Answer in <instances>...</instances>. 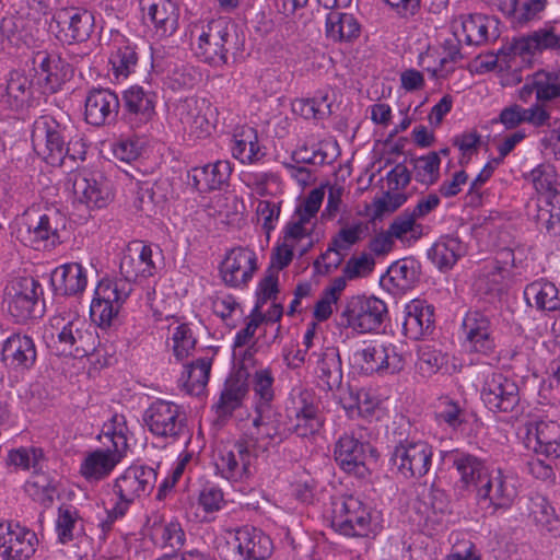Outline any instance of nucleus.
Segmentation results:
<instances>
[{
	"mask_svg": "<svg viewBox=\"0 0 560 560\" xmlns=\"http://www.w3.org/2000/svg\"><path fill=\"white\" fill-rule=\"evenodd\" d=\"M51 339L60 354L83 358L92 354L97 345V336L75 310L63 308L50 319Z\"/></svg>",
	"mask_w": 560,
	"mask_h": 560,
	"instance_id": "nucleus-1",
	"label": "nucleus"
},
{
	"mask_svg": "<svg viewBox=\"0 0 560 560\" xmlns=\"http://www.w3.org/2000/svg\"><path fill=\"white\" fill-rule=\"evenodd\" d=\"M235 26L226 18L202 21L190 28V42L195 55L214 66L226 62V54L235 44Z\"/></svg>",
	"mask_w": 560,
	"mask_h": 560,
	"instance_id": "nucleus-2",
	"label": "nucleus"
},
{
	"mask_svg": "<svg viewBox=\"0 0 560 560\" xmlns=\"http://www.w3.org/2000/svg\"><path fill=\"white\" fill-rule=\"evenodd\" d=\"M537 192L545 196V203L537 213V222L541 229L552 236L560 234V179L555 166L541 164L535 167L527 177Z\"/></svg>",
	"mask_w": 560,
	"mask_h": 560,
	"instance_id": "nucleus-3",
	"label": "nucleus"
},
{
	"mask_svg": "<svg viewBox=\"0 0 560 560\" xmlns=\"http://www.w3.org/2000/svg\"><path fill=\"white\" fill-rule=\"evenodd\" d=\"M388 316L386 303L375 296L353 295L340 312V325L360 334L378 331Z\"/></svg>",
	"mask_w": 560,
	"mask_h": 560,
	"instance_id": "nucleus-4",
	"label": "nucleus"
},
{
	"mask_svg": "<svg viewBox=\"0 0 560 560\" xmlns=\"http://www.w3.org/2000/svg\"><path fill=\"white\" fill-rule=\"evenodd\" d=\"M131 292L132 284L128 281L102 279L90 305L92 322L103 328L110 327Z\"/></svg>",
	"mask_w": 560,
	"mask_h": 560,
	"instance_id": "nucleus-5",
	"label": "nucleus"
},
{
	"mask_svg": "<svg viewBox=\"0 0 560 560\" xmlns=\"http://www.w3.org/2000/svg\"><path fill=\"white\" fill-rule=\"evenodd\" d=\"M143 421L153 435L172 443L188 434L186 416L182 408L172 401H153L144 411Z\"/></svg>",
	"mask_w": 560,
	"mask_h": 560,
	"instance_id": "nucleus-6",
	"label": "nucleus"
},
{
	"mask_svg": "<svg viewBox=\"0 0 560 560\" xmlns=\"http://www.w3.org/2000/svg\"><path fill=\"white\" fill-rule=\"evenodd\" d=\"M95 26L92 12L83 8L67 7L55 11L50 30L62 44L86 42Z\"/></svg>",
	"mask_w": 560,
	"mask_h": 560,
	"instance_id": "nucleus-7",
	"label": "nucleus"
},
{
	"mask_svg": "<svg viewBox=\"0 0 560 560\" xmlns=\"http://www.w3.org/2000/svg\"><path fill=\"white\" fill-rule=\"evenodd\" d=\"M40 294V285L34 278L22 277L13 280L5 289L9 314L16 323H25L42 316Z\"/></svg>",
	"mask_w": 560,
	"mask_h": 560,
	"instance_id": "nucleus-8",
	"label": "nucleus"
},
{
	"mask_svg": "<svg viewBox=\"0 0 560 560\" xmlns=\"http://www.w3.org/2000/svg\"><path fill=\"white\" fill-rule=\"evenodd\" d=\"M331 525L346 536H368L371 525L370 511L353 495L336 498L331 502Z\"/></svg>",
	"mask_w": 560,
	"mask_h": 560,
	"instance_id": "nucleus-9",
	"label": "nucleus"
},
{
	"mask_svg": "<svg viewBox=\"0 0 560 560\" xmlns=\"http://www.w3.org/2000/svg\"><path fill=\"white\" fill-rule=\"evenodd\" d=\"M253 419V440L248 441L256 452H267L283 443L291 435L289 416L281 413L278 408H266L255 411Z\"/></svg>",
	"mask_w": 560,
	"mask_h": 560,
	"instance_id": "nucleus-10",
	"label": "nucleus"
},
{
	"mask_svg": "<svg viewBox=\"0 0 560 560\" xmlns=\"http://www.w3.org/2000/svg\"><path fill=\"white\" fill-rule=\"evenodd\" d=\"M480 396L485 406L493 412H513L521 402L516 381L500 372H492L486 376Z\"/></svg>",
	"mask_w": 560,
	"mask_h": 560,
	"instance_id": "nucleus-11",
	"label": "nucleus"
},
{
	"mask_svg": "<svg viewBox=\"0 0 560 560\" xmlns=\"http://www.w3.org/2000/svg\"><path fill=\"white\" fill-rule=\"evenodd\" d=\"M432 456L428 442L405 440L395 446L390 460L402 477L420 478L430 470Z\"/></svg>",
	"mask_w": 560,
	"mask_h": 560,
	"instance_id": "nucleus-12",
	"label": "nucleus"
},
{
	"mask_svg": "<svg viewBox=\"0 0 560 560\" xmlns=\"http://www.w3.org/2000/svg\"><path fill=\"white\" fill-rule=\"evenodd\" d=\"M542 50L560 54V25H547L527 36L513 38L500 49V55L511 59L521 57L527 61L535 52Z\"/></svg>",
	"mask_w": 560,
	"mask_h": 560,
	"instance_id": "nucleus-13",
	"label": "nucleus"
},
{
	"mask_svg": "<svg viewBox=\"0 0 560 560\" xmlns=\"http://www.w3.org/2000/svg\"><path fill=\"white\" fill-rule=\"evenodd\" d=\"M353 361L366 374L384 370L396 373L404 368V358L396 347L377 341L363 342L353 353Z\"/></svg>",
	"mask_w": 560,
	"mask_h": 560,
	"instance_id": "nucleus-14",
	"label": "nucleus"
},
{
	"mask_svg": "<svg viewBox=\"0 0 560 560\" xmlns=\"http://www.w3.org/2000/svg\"><path fill=\"white\" fill-rule=\"evenodd\" d=\"M156 482V471L151 467L131 466L127 468L114 482L113 491L118 497V503L125 508L138 498L148 495Z\"/></svg>",
	"mask_w": 560,
	"mask_h": 560,
	"instance_id": "nucleus-15",
	"label": "nucleus"
},
{
	"mask_svg": "<svg viewBox=\"0 0 560 560\" xmlns=\"http://www.w3.org/2000/svg\"><path fill=\"white\" fill-rule=\"evenodd\" d=\"M518 494L516 481L512 476L504 475L501 469H492L479 491L477 501L485 508H510Z\"/></svg>",
	"mask_w": 560,
	"mask_h": 560,
	"instance_id": "nucleus-16",
	"label": "nucleus"
},
{
	"mask_svg": "<svg viewBox=\"0 0 560 560\" xmlns=\"http://www.w3.org/2000/svg\"><path fill=\"white\" fill-rule=\"evenodd\" d=\"M33 69L43 82L47 93H56L72 78L73 69L69 62L56 54L39 50L33 54Z\"/></svg>",
	"mask_w": 560,
	"mask_h": 560,
	"instance_id": "nucleus-17",
	"label": "nucleus"
},
{
	"mask_svg": "<svg viewBox=\"0 0 560 560\" xmlns=\"http://www.w3.org/2000/svg\"><path fill=\"white\" fill-rule=\"evenodd\" d=\"M36 544L34 532L19 524H0V560H27Z\"/></svg>",
	"mask_w": 560,
	"mask_h": 560,
	"instance_id": "nucleus-18",
	"label": "nucleus"
},
{
	"mask_svg": "<svg viewBox=\"0 0 560 560\" xmlns=\"http://www.w3.org/2000/svg\"><path fill=\"white\" fill-rule=\"evenodd\" d=\"M256 455L248 441H237L234 450H221L215 462L220 474L232 481L243 480L252 475Z\"/></svg>",
	"mask_w": 560,
	"mask_h": 560,
	"instance_id": "nucleus-19",
	"label": "nucleus"
},
{
	"mask_svg": "<svg viewBox=\"0 0 560 560\" xmlns=\"http://www.w3.org/2000/svg\"><path fill=\"white\" fill-rule=\"evenodd\" d=\"M373 452L369 443L361 442L353 434L345 433L336 443L335 459L346 472L364 477L368 471V454L372 455Z\"/></svg>",
	"mask_w": 560,
	"mask_h": 560,
	"instance_id": "nucleus-20",
	"label": "nucleus"
},
{
	"mask_svg": "<svg viewBox=\"0 0 560 560\" xmlns=\"http://www.w3.org/2000/svg\"><path fill=\"white\" fill-rule=\"evenodd\" d=\"M158 268L152 247L136 242L128 247L120 259L119 270L122 278L119 280L132 284V281H136L139 277H152Z\"/></svg>",
	"mask_w": 560,
	"mask_h": 560,
	"instance_id": "nucleus-21",
	"label": "nucleus"
},
{
	"mask_svg": "<svg viewBox=\"0 0 560 560\" xmlns=\"http://www.w3.org/2000/svg\"><path fill=\"white\" fill-rule=\"evenodd\" d=\"M525 444L536 454L558 458L560 456V425L551 420L528 422Z\"/></svg>",
	"mask_w": 560,
	"mask_h": 560,
	"instance_id": "nucleus-22",
	"label": "nucleus"
},
{
	"mask_svg": "<svg viewBox=\"0 0 560 560\" xmlns=\"http://www.w3.org/2000/svg\"><path fill=\"white\" fill-rule=\"evenodd\" d=\"M233 546L238 560H266L273 549L270 537L250 526H243L235 530Z\"/></svg>",
	"mask_w": 560,
	"mask_h": 560,
	"instance_id": "nucleus-23",
	"label": "nucleus"
},
{
	"mask_svg": "<svg viewBox=\"0 0 560 560\" xmlns=\"http://www.w3.org/2000/svg\"><path fill=\"white\" fill-rule=\"evenodd\" d=\"M257 269L256 255L248 248H233L221 266V275L225 284L241 287L246 284Z\"/></svg>",
	"mask_w": 560,
	"mask_h": 560,
	"instance_id": "nucleus-24",
	"label": "nucleus"
},
{
	"mask_svg": "<svg viewBox=\"0 0 560 560\" xmlns=\"http://www.w3.org/2000/svg\"><path fill=\"white\" fill-rule=\"evenodd\" d=\"M465 340L470 351L489 354L494 348L490 318L481 312H468L463 320Z\"/></svg>",
	"mask_w": 560,
	"mask_h": 560,
	"instance_id": "nucleus-25",
	"label": "nucleus"
},
{
	"mask_svg": "<svg viewBox=\"0 0 560 560\" xmlns=\"http://www.w3.org/2000/svg\"><path fill=\"white\" fill-rule=\"evenodd\" d=\"M497 20L482 14L460 15L452 22V30L468 45H482L498 36Z\"/></svg>",
	"mask_w": 560,
	"mask_h": 560,
	"instance_id": "nucleus-26",
	"label": "nucleus"
},
{
	"mask_svg": "<svg viewBox=\"0 0 560 560\" xmlns=\"http://www.w3.org/2000/svg\"><path fill=\"white\" fill-rule=\"evenodd\" d=\"M119 105V98L113 91L93 89L85 98V120L97 127L109 124L115 120Z\"/></svg>",
	"mask_w": 560,
	"mask_h": 560,
	"instance_id": "nucleus-27",
	"label": "nucleus"
},
{
	"mask_svg": "<svg viewBox=\"0 0 560 560\" xmlns=\"http://www.w3.org/2000/svg\"><path fill=\"white\" fill-rule=\"evenodd\" d=\"M142 18L160 37L172 35L178 26V9L171 0H139Z\"/></svg>",
	"mask_w": 560,
	"mask_h": 560,
	"instance_id": "nucleus-28",
	"label": "nucleus"
},
{
	"mask_svg": "<svg viewBox=\"0 0 560 560\" xmlns=\"http://www.w3.org/2000/svg\"><path fill=\"white\" fill-rule=\"evenodd\" d=\"M411 174L405 164L398 163L387 173V190L383 197L374 201L375 212L383 214L393 212L407 201V195L401 190L410 183Z\"/></svg>",
	"mask_w": 560,
	"mask_h": 560,
	"instance_id": "nucleus-29",
	"label": "nucleus"
},
{
	"mask_svg": "<svg viewBox=\"0 0 560 560\" xmlns=\"http://www.w3.org/2000/svg\"><path fill=\"white\" fill-rule=\"evenodd\" d=\"M74 198L89 208H103L110 199L108 188L90 177L86 172H72L67 180Z\"/></svg>",
	"mask_w": 560,
	"mask_h": 560,
	"instance_id": "nucleus-30",
	"label": "nucleus"
},
{
	"mask_svg": "<svg viewBox=\"0 0 560 560\" xmlns=\"http://www.w3.org/2000/svg\"><path fill=\"white\" fill-rule=\"evenodd\" d=\"M1 360L5 365L14 369H30L36 361L33 339L27 335H11L3 342Z\"/></svg>",
	"mask_w": 560,
	"mask_h": 560,
	"instance_id": "nucleus-31",
	"label": "nucleus"
},
{
	"mask_svg": "<svg viewBox=\"0 0 560 560\" xmlns=\"http://www.w3.org/2000/svg\"><path fill=\"white\" fill-rule=\"evenodd\" d=\"M125 454L110 446L96 450L86 455L80 466L81 475L89 481H97L107 477Z\"/></svg>",
	"mask_w": 560,
	"mask_h": 560,
	"instance_id": "nucleus-32",
	"label": "nucleus"
},
{
	"mask_svg": "<svg viewBox=\"0 0 560 560\" xmlns=\"http://www.w3.org/2000/svg\"><path fill=\"white\" fill-rule=\"evenodd\" d=\"M51 283L58 294L66 296L81 294L88 285L86 270L78 262L61 265L54 270Z\"/></svg>",
	"mask_w": 560,
	"mask_h": 560,
	"instance_id": "nucleus-33",
	"label": "nucleus"
},
{
	"mask_svg": "<svg viewBox=\"0 0 560 560\" xmlns=\"http://www.w3.org/2000/svg\"><path fill=\"white\" fill-rule=\"evenodd\" d=\"M231 174V167L225 161H218L202 167H195L188 173V185L200 192L222 188Z\"/></svg>",
	"mask_w": 560,
	"mask_h": 560,
	"instance_id": "nucleus-34",
	"label": "nucleus"
},
{
	"mask_svg": "<svg viewBox=\"0 0 560 560\" xmlns=\"http://www.w3.org/2000/svg\"><path fill=\"white\" fill-rule=\"evenodd\" d=\"M434 308L421 300H413L406 306L404 329L412 339H421L433 329Z\"/></svg>",
	"mask_w": 560,
	"mask_h": 560,
	"instance_id": "nucleus-35",
	"label": "nucleus"
},
{
	"mask_svg": "<svg viewBox=\"0 0 560 560\" xmlns=\"http://www.w3.org/2000/svg\"><path fill=\"white\" fill-rule=\"evenodd\" d=\"M0 94L11 109L22 112L28 108L33 101L32 80L23 72L12 71L5 88L0 86Z\"/></svg>",
	"mask_w": 560,
	"mask_h": 560,
	"instance_id": "nucleus-36",
	"label": "nucleus"
},
{
	"mask_svg": "<svg viewBox=\"0 0 560 560\" xmlns=\"http://www.w3.org/2000/svg\"><path fill=\"white\" fill-rule=\"evenodd\" d=\"M65 229V219L57 211L45 213L39 217L34 226L27 228L28 241L35 248L51 245L60 242V232Z\"/></svg>",
	"mask_w": 560,
	"mask_h": 560,
	"instance_id": "nucleus-37",
	"label": "nucleus"
},
{
	"mask_svg": "<svg viewBox=\"0 0 560 560\" xmlns=\"http://www.w3.org/2000/svg\"><path fill=\"white\" fill-rule=\"evenodd\" d=\"M325 33L334 43H351L360 36L361 25L353 14L332 10L326 16Z\"/></svg>",
	"mask_w": 560,
	"mask_h": 560,
	"instance_id": "nucleus-38",
	"label": "nucleus"
},
{
	"mask_svg": "<svg viewBox=\"0 0 560 560\" xmlns=\"http://www.w3.org/2000/svg\"><path fill=\"white\" fill-rule=\"evenodd\" d=\"M452 457L464 487L472 488L477 493L492 469H489L480 458L471 454L455 452Z\"/></svg>",
	"mask_w": 560,
	"mask_h": 560,
	"instance_id": "nucleus-39",
	"label": "nucleus"
},
{
	"mask_svg": "<svg viewBox=\"0 0 560 560\" xmlns=\"http://www.w3.org/2000/svg\"><path fill=\"white\" fill-rule=\"evenodd\" d=\"M524 298L530 307L542 312H556L560 310V291L557 285L548 280H536L525 287Z\"/></svg>",
	"mask_w": 560,
	"mask_h": 560,
	"instance_id": "nucleus-40",
	"label": "nucleus"
},
{
	"mask_svg": "<svg viewBox=\"0 0 560 560\" xmlns=\"http://www.w3.org/2000/svg\"><path fill=\"white\" fill-rule=\"evenodd\" d=\"M462 40L464 39L460 37V34L457 36L453 32V35L446 38L442 44L443 55L439 58V66L425 67L427 59L434 57V54L430 50L420 56V66L435 79L445 78L451 71H453L454 68L452 65L462 59L459 49Z\"/></svg>",
	"mask_w": 560,
	"mask_h": 560,
	"instance_id": "nucleus-41",
	"label": "nucleus"
},
{
	"mask_svg": "<svg viewBox=\"0 0 560 560\" xmlns=\"http://www.w3.org/2000/svg\"><path fill=\"white\" fill-rule=\"evenodd\" d=\"M316 373L322 388L334 390L341 385L342 370L337 349L327 348L317 361Z\"/></svg>",
	"mask_w": 560,
	"mask_h": 560,
	"instance_id": "nucleus-42",
	"label": "nucleus"
},
{
	"mask_svg": "<svg viewBox=\"0 0 560 560\" xmlns=\"http://www.w3.org/2000/svg\"><path fill=\"white\" fill-rule=\"evenodd\" d=\"M464 253L465 247L457 237L445 236L431 247L428 255L440 270H448Z\"/></svg>",
	"mask_w": 560,
	"mask_h": 560,
	"instance_id": "nucleus-43",
	"label": "nucleus"
},
{
	"mask_svg": "<svg viewBox=\"0 0 560 560\" xmlns=\"http://www.w3.org/2000/svg\"><path fill=\"white\" fill-rule=\"evenodd\" d=\"M418 221L410 209H406L396 215L388 225L389 234L401 243H416L422 237L424 230V226Z\"/></svg>",
	"mask_w": 560,
	"mask_h": 560,
	"instance_id": "nucleus-44",
	"label": "nucleus"
},
{
	"mask_svg": "<svg viewBox=\"0 0 560 560\" xmlns=\"http://www.w3.org/2000/svg\"><path fill=\"white\" fill-rule=\"evenodd\" d=\"M129 430L124 415L115 413L107 422L103 424L100 441L104 447L110 446L112 450L126 455L128 450V434Z\"/></svg>",
	"mask_w": 560,
	"mask_h": 560,
	"instance_id": "nucleus-45",
	"label": "nucleus"
},
{
	"mask_svg": "<svg viewBox=\"0 0 560 560\" xmlns=\"http://www.w3.org/2000/svg\"><path fill=\"white\" fill-rule=\"evenodd\" d=\"M529 517L541 529L552 535L560 534V518L548 500L541 495H535L529 499Z\"/></svg>",
	"mask_w": 560,
	"mask_h": 560,
	"instance_id": "nucleus-46",
	"label": "nucleus"
},
{
	"mask_svg": "<svg viewBox=\"0 0 560 560\" xmlns=\"http://www.w3.org/2000/svg\"><path fill=\"white\" fill-rule=\"evenodd\" d=\"M151 536L156 546L172 551L179 550L186 540L185 532L176 521L154 523Z\"/></svg>",
	"mask_w": 560,
	"mask_h": 560,
	"instance_id": "nucleus-47",
	"label": "nucleus"
},
{
	"mask_svg": "<svg viewBox=\"0 0 560 560\" xmlns=\"http://www.w3.org/2000/svg\"><path fill=\"white\" fill-rule=\"evenodd\" d=\"M73 137L71 125L62 124L50 115L38 117L32 126L33 140H65Z\"/></svg>",
	"mask_w": 560,
	"mask_h": 560,
	"instance_id": "nucleus-48",
	"label": "nucleus"
},
{
	"mask_svg": "<svg viewBox=\"0 0 560 560\" xmlns=\"http://www.w3.org/2000/svg\"><path fill=\"white\" fill-rule=\"evenodd\" d=\"M124 102L129 113L140 115L144 120L151 119L155 113V95L141 86L135 85L125 91Z\"/></svg>",
	"mask_w": 560,
	"mask_h": 560,
	"instance_id": "nucleus-49",
	"label": "nucleus"
},
{
	"mask_svg": "<svg viewBox=\"0 0 560 560\" xmlns=\"http://www.w3.org/2000/svg\"><path fill=\"white\" fill-rule=\"evenodd\" d=\"M109 63L116 80L127 79L138 65V55L135 47L126 42L115 45L109 57Z\"/></svg>",
	"mask_w": 560,
	"mask_h": 560,
	"instance_id": "nucleus-50",
	"label": "nucleus"
},
{
	"mask_svg": "<svg viewBox=\"0 0 560 560\" xmlns=\"http://www.w3.org/2000/svg\"><path fill=\"white\" fill-rule=\"evenodd\" d=\"M273 376L269 369L257 370L252 376V387L255 395V411L273 408L275 389Z\"/></svg>",
	"mask_w": 560,
	"mask_h": 560,
	"instance_id": "nucleus-51",
	"label": "nucleus"
},
{
	"mask_svg": "<svg viewBox=\"0 0 560 560\" xmlns=\"http://www.w3.org/2000/svg\"><path fill=\"white\" fill-rule=\"evenodd\" d=\"M314 226L315 221L308 220L304 215L294 211L293 215L291 217V220L288 222L285 226L283 240L296 246L300 241L308 238L307 243L301 248H299V253L302 256L313 245L311 235L314 230Z\"/></svg>",
	"mask_w": 560,
	"mask_h": 560,
	"instance_id": "nucleus-52",
	"label": "nucleus"
},
{
	"mask_svg": "<svg viewBox=\"0 0 560 560\" xmlns=\"http://www.w3.org/2000/svg\"><path fill=\"white\" fill-rule=\"evenodd\" d=\"M170 341L175 359L182 361L189 357L197 343L191 327L186 323H176L170 326Z\"/></svg>",
	"mask_w": 560,
	"mask_h": 560,
	"instance_id": "nucleus-53",
	"label": "nucleus"
},
{
	"mask_svg": "<svg viewBox=\"0 0 560 560\" xmlns=\"http://www.w3.org/2000/svg\"><path fill=\"white\" fill-rule=\"evenodd\" d=\"M292 112L304 119L320 120L331 114V104L326 94H319L312 98H296L292 102Z\"/></svg>",
	"mask_w": 560,
	"mask_h": 560,
	"instance_id": "nucleus-54",
	"label": "nucleus"
},
{
	"mask_svg": "<svg viewBox=\"0 0 560 560\" xmlns=\"http://www.w3.org/2000/svg\"><path fill=\"white\" fill-rule=\"evenodd\" d=\"M247 393L246 385L238 380H229L215 405L217 413L220 417L231 416L237 409Z\"/></svg>",
	"mask_w": 560,
	"mask_h": 560,
	"instance_id": "nucleus-55",
	"label": "nucleus"
},
{
	"mask_svg": "<svg viewBox=\"0 0 560 560\" xmlns=\"http://www.w3.org/2000/svg\"><path fill=\"white\" fill-rule=\"evenodd\" d=\"M212 359L208 357L199 358L185 368L182 378L185 380V386L189 393H199L208 384Z\"/></svg>",
	"mask_w": 560,
	"mask_h": 560,
	"instance_id": "nucleus-56",
	"label": "nucleus"
},
{
	"mask_svg": "<svg viewBox=\"0 0 560 560\" xmlns=\"http://www.w3.org/2000/svg\"><path fill=\"white\" fill-rule=\"evenodd\" d=\"M412 163L413 176L418 183L430 186L438 182L441 160L436 152L416 158Z\"/></svg>",
	"mask_w": 560,
	"mask_h": 560,
	"instance_id": "nucleus-57",
	"label": "nucleus"
},
{
	"mask_svg": "<svg viewBox=\"0 0 560 560\" xmlns=\"http://www.w3.org/2000/svg\"><path fill=\"white\" fill-rule=\"evenodd\" d=\"M368 230L363 222H357L350 226L342 228L338 234L331 240V243L325 254L322 255L324 260L329 259L331 252L348 250L352 245L357 244Z\"/></svg>",
	"mask_w": 560,
	"mask_h": 560,
	"instance_id": "nucleus-58",
	"label": "nucleus"
},
{
	"mask_svg": "<svg viewBox=\"0 0 560 560\" xmlns=\"http://www.w3.org/2000/svg\"><path fill=\"white\" fill-rule=\"evenodd\" d=\"M100 153L107 160L135 161L143 149L142 142H100Z\"/></svg>",
	"mask_w": 560,
	"mask_h": 560,
	"instance_id": "nucleus-59",
	"label": "nucleus"
},
{
	"mask_svg": "<svg viewBox=\"0 0 560 560\" xmlns=\"http://www.w3.org/2000/svg\"><path fill=\"white\" fill-rule=\"evenodd\" d=\"M387 273L392 283L402 291L411 289L419 279L415 264L406 259L393 264Z\"/></svg>",
	"mask_w": 560,
	"mask_h": 560,
	"instance_id": "nucleus-60",
	"label": "nucleus"
},
{
	"mask_svg": "<svg viewBox=\"0 0 560 560\" xmlns=\"http://www.w3.org/2000/svg\"><path fill=\"white\" fill-rule=\"evenodd\" d=\"M435 419L440 424L456 429L464 422V410L457 401L441 397L435 406Z\"/></svg>",
	"mask_w": 560,
	"mask_h": 560,
	"instance_id": "nucleus-61",
	"label": "nucleus"
},
{
	"mask_svg": "<svg viewBox=\"0 0 560 560\" xmlns=\"http://www.w3.org/2000/svg\"><path fill=\"white\" fill-rule=\"evenodd\" d=\"M325 422L323 415H294L289 417V430L291 434L300 438H308L320 431Z\"/></svg>",
	"mask_w": 560,
	"mask_h": 560,
	"instance_id": "nucleus-62",
	"label": "nucleus"
},
{
	"mask_svg": "<svg viewBox=\"0 0 560 560\" xmlns=\"http://www.w3.org/2000/svg\"><path fill=\"white\" fill-rule=\"evenodd\" d=\"M25 490L33 500L46 505L52 502L55 486L48 476L34 475L25 485Z\"/></svg>",
	"mask_w": 560,
	"mask_h": 560,
	"instance_id": "nucleus-63",
	"label": "nucleus"
},
{
	"mask_svg": "<svg viewBox=\"0 0 560 560\" xmlns=\"http://www.w3.org/2000/svg\"><path fill=\"white\" fill-rule=\"evenodd\" d=\"M535 89L538 101H552L560 97V81L555 73L537 72L535 74Z\"/></svg>",
	"mask_w": 560,
	"mask_h": 560,
	"instance_id": "nucleus-64",
	"label": "nucleus"
}]
</instances>
